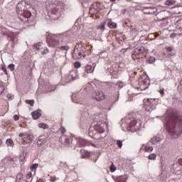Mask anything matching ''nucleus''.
<instances>
[{
    "label": "nucleus",
    "instance_id": "f257e3e1",
    "mask_svg": "<svg viewBox=\"0 0 182 182\" xmlns=\"http://www.w3.org/2000/svg\"><path fill=\"white\" fill-rule=\"evenodd\" d=\"M102 119L103 115L102 113L97 114L89 129V135L96 140H103L107 136V134L105 132L106 124Z\"/></svg>",
    "mask_w": 182,
    "mask_h": 182
},
{
    "label": "nucleus",
    "instance_id": "f03ea898",
    "mask_svg": "<svg viewBox=\"0 0 182 182\" xmlns=\"http://www.w3.org/2000/svg\"><path fill=\"white\" fill-rule=\"evenodd\" d=\"M166 129L171 136L178 137L182 133V117L173 115L168 118Z\"/></svg>",
    "mask_w": 182,
    "mask_h": 182
},
{
    "label": "nucleus",
    "instance_id": "7ed1b4c3",
    "mask_svg": "<svg viewBox=\"0 0 182 182\" xmlns=\"http://www.w3.org/2000/svg\"><path fill=\"white\" fill-rule=\"evenodd\" d=\"M122 122L121 127L124 132L125 130L137 132L141 127V121L140 119H136L132 115L127 116Z\"/></svg>",
    "mask_w": 182,
    "mask_h": 182
},
{
    "label": "nucleus",
    "instance_id": "20e7f679",
    "mask_svg": "<svg viewBox=\"0 0 182 182\" xmlns=\"http://www.w3.org/2000/svg\"><path fill=\"white\" fill-rule=\"evenodd\" d=\"M46 6L48 12H50L53 15H55V19H59L65 14V8H66L65 4L58 1H55L54 2L47 1L46 2Z\"/></svg>",
    "mask_w": 182,
    "mask_h": 182
},
{
    "label": "nucleus",
    "instance_id": "39448f33",
    "mask_svg": "<svg viewBox=\"0 0 182 182\" xmlns=\"http://www.w3.org/2000/svg\"><path fill=\"white\" fill-rule=\"evenodd\" d=\"M59 140L60 142H63V144L67 147H73V146L85 147V146H90V141L83 138L73 139L72 136L63 135Z\"/></svg>",
    "mask_w": 182,
    "mask_h": 182
},
{
    "label": "nucleus",
    "instance_id": "423d86ee",
    "mask_svg": "<svg viewBox=\"0 0 182 182\" xmlns=\"http://www.w3.org/2000/svg\"><path fill=\"white\" fill-rule=\"evenodd\" d=\"M69 33H66L64 34H51L47 37V43H48L50 48H58L60 50H69V46H62L64 45L63 41L61 42L58 39V38L63 36V38L68 36Z\"/></svg>",
    "mask_w": 182,
    "mask_h": 182
},
{
    "label": "nucleus",
    "instance_id": "0eeeda50",
    "mask_svg": "<svg viewBox=\"0 0 182 182\" xmlns=\"http://www.w3.org/2000/svg\"><path fill=\"white\" fill-rule=\"evenodd\" d=\"M25 6H26V1H21L16 6V12L18 15V18L21 22H23V23H31L32 22L31 20L32 13L25 9Z\"/></svg>",
    "mask_w": 182,
    "mask_h": 182
},
{
    "label": "nucleus",
    "instance_id": "6e6552de",
    "mask_svg": "<svg viewBox=\"0 0 182 182\" xmlns=\"http://www.w3.org/2000/svg\"><path fill=\"white\" fill-rule=\"evenodd\" d=\"M95 68L96 65L93 63L92 65L88 64L80 69V75L82 77H89V73H93L95 72Z\"/></svg>",
    "mask_w": 182,
    "mask_h": 182
},
{
    "label": "nucleus",
    "instance_id": "1a4fd4ad",
    "mask_svg": "<svg viewBox=\"0 0 182 182\" xmlns=\"http://www.w3.org/2000/svg\"><path fill=\"white\" fill-rule=\"evenodd\" d=\"M80 153L82 155V159H90V157L95 156V158H92L94 163H96V161H97V159H99L98 152H89L85 149H80Z\"/></svg>",
    "mask_w": 182,
    "mask_h": 182
},
{
    "label": "nucleus",
    "instance_id": "9d476101",
    "mask_svg": "<svg viewBox=\"0 0 182 182\" xmlns=\"http://www.w3.org/2000/svg\"><path fill=\"white\" fill-rule=\"evenodd\" d=\"M85 55V48H77L76 46L74 48L73 53V58L75 60L77 59H82V57Z\"/></svg>",
    "mask_w": 182,
    "mask_h": 182
},
{
    "label": "nucleus",
    "instance_id": "9b49d317",
    "mask_svg": "<svg viewBox=\"0 0 182 182\" xmlns=\"http://www.w3.org/2000/svg\"><path fill=\"white\" fill-rule=\"evenodd\" d=\"M139 85L141 90H146L150 86V79L149 77L140 78Z\"/></svg>",
    "mask_w": 182,
    "mask_h": 182
},
{
    "label": "nucleus",
    "instance_id": "f8f14e48",
    "mask_svg": "<svg viewBox=\"0 0 182 182\" xmlns=\"http://www.w3.org/2000/svg\"><path fill=\"white\" fill-rule=\"evenodd\" d=\"M154 99H147L144 102V109L146 112H153V109H154Z\"/></svg>",
    "mask_w": 182,
    "mask_h": 182
},
{
    "label": "nucleus",
    "instance_id": "ddd939ff",
    "mask_svg": "<svg viewBox=\"0 0 182 182\" xmlns=\"http://www.w3.org/2000/svg\"><path fill=\"white\" fill-rule=\"evenodd\" d=\"M18 137H23L22 140L26 141L28 140L30 143H32V141L35 139L33 135L28 133V132H21L18 134Z\"/></svg>",
    "mask_w": 182,
    "mask_h": 182
},
{
    "label": "nucleus",
    "instance_id": "4468645a",
    "mask_svg": "<svg viewBox=\"0 0 182 182\" xmlns=\"http://www.w3.org/2000/svg\"><path fill=\"white\" fill-rule=\"evenodd\" d=\"M71 99L74 103H77V105H83V98H82L80 93L73 94Z\"/></svg>",
    "mask_w": 182,
    "mask_h": 182
},
{
    "label": "nucleus",
    "instance_id": "2eb2a0df",
    "mask_svg": "<svg viewBox=\"0 0 182 182\" xmlns=\"http://www.w3.org/2000/svg\"><path fill=\"white\" fill-rule=\"evenodd\" d=\"M1 33L3 35H6V36H9V38H11V39H14V38H15L16 36V35H17L16 33H14V32L9 31V30H8L5 27H1Z\"/></svg>",
    "mask_w": 182,
    "mask_h": 182
},
{
    "label": "nucleus",
    "instance_id": "dca6fc26",
    "mask_svg": "<svg viewBox=\"0 0 182 182\" xmlns=\"http://www.w3.org/2000/svg\"><path fill=\"white\" fill-rule=\"evenodd\" d=\"M105 98L106 97L105 96V92H103V91H96L93 100H97V102H101V100H105Z\"/></svg>",
    "mask_w": 182,
    "mask_h": 182
},
{
    "label": "nucleus",
    "instance_id": "f3484780",
    "mask_svg": "<svg viewBox=\"0 0 182 182\" xmlns=\"http://www.w3.org/2000/svg\"><path fill=\"white\" fill-rule=\"evenodd\" d=\"M145 50H146V49L144 48V47L138 46V47L135 48V49L134 50L133 55H134L135 56H137L139 55H143V53L145 52Z\"/></svg>",
    "mask_w": 182,
    "mask_h": 182
},
{
    "label": "nucleus",
    "instance_id": "a211bd4d",
    "mask_svg": "<svg viewBox=\"0 0 182 182\" xmlns=\"http://www.w3.org/2000/svg\"><path fill=\"white\" fill-rule=\"evenodd\" d=\"M157 12V9L153 7H146L144 9V13L146 15H154Z\"/></svg>",
    "mask_w": 182,
    "mask_h": 182
},
{
    "label": "nucleus",
    "instance_id": "6ab92c4d",
    "mask_svg": "<svg viewBox=\"0 0 182 182\" xmlns=\"http://www.w3.org/2000/svg\"><path fill=\"white\" fill-rule=\"evenodd\" d=\"M43 49V47L42 46V43H37L33 44V50H34V52H40L41 50H42Z\"/></svg>",
    "mask_w": 182,
    "mask_h": 182
},
{
    "label": "nucleus",
    "instance_id": "aec40b11",
    "mask_svg": "<svg viewBox=\"0 0 182 182\" xmlns=\"http://www.w3.org/2000/svg\"><path fill=\"white\" fill-rule=\"evenodd\" d=\"M31 116L34 120H37V119L40 118L41 116V110L34 111L31 113Z\"/></svg>",
    "mask_w": 182,
    "mask_h": 182
},
{
    "label": "nucleus",
    "instance_id": "412c9836",
    "mask_svg": "<svg viewBox=\"0 0 182 182\" xmlns=\"http://www.w3.org/2000/svg\"><path fill=\"white\" fill-rule=\"evenodd\" d=\"M160 141H161V139L160 138V136H154L151 139V144H159Z\"/></svg>",
    "mask_w": 182,
    "mask_h": 182
},
{
    "label": "nucleus",
    "instance_id": "4be33fe9",
    "mask_svg": "<svg viewBox=\"0 0 182 182\" xmlns=\"http://www.w3.org/2000/svg\"><path fill=\"white\" fill-rule=\"evenodd\" d=\"M108 28H110V29H116L117 28V23L113 22L112 21H109L107 23Z\"/></svg>",
    "mask_w": 182,
    "mask_h": 182
},
{
    "label": "nucleus",
    "instance_id": "5701e85b",
    "mask_svg": "<svg viewBox=\"0 0 182 182\" xmlns=\"http://www.w3.org/2000/svg\"><path fill=\"white\" fill-rule=\"evenodd\" d=\"M70 79H73V80H76L77 79V74L76 73V71L73 70L70 73L69 75Z\"/></svg>",
    "mask_w": 182,
    "mask_h": 182
},
{
    "label": "nucleus",
    "instance_id": "b1692460",
    "mask_svg": "<svg viewBox=\"0 0 182 182\" xmlns=\"http://www.w3.org/2000/svg\"><path fill=\"white\" fill-rule=\"evenodd\" d=\"M156 15L158 21H164V19H167V16H164V12H161Z\"/></svg>",
    "mask_w": 182,
    "mask_h": 182
},
{
    "label": "nucleus",
    "instance_id": "393cba45",
    "mask_svg": "<svg viewBox=\"0 0 182 182\" xmlns=\"http://www.w3.org/2000/svg\"><path fill=\"white\" fill-rule=\"evenodd\" d=\"M100 11V9H96L95 7L90 8V14H92V15H96V14H97Z\"/></svg>",
    "mask_w": 182,
    "mask_h": 182
},
{
    "label": "nucleus",
    "instance_id": "a878e982",
    "mask_svg": "<svg viewBox=\"0 0 182 182\" xmlns=\"http://www.w3.org/2000/svg\"><path fill=\"white\" fill-rule=\"evenodd\" d=\"M46 141H48V140L46 139V138L44 139H39L37 141V146L38 147H41V146H42V144H45V143H46Z\"/></svg>",
    "mask_w": 182,
    "mask_h": 182
},
{
    "label": "nucleus",
    "instance_id": "bb28decb",
    "mask_svg": "<svg viewBox=\"0 0 182 182\" xmlns=\"http://www.w3.org/2000/svg\"><path fill=\"white\" fill-rule=\"evenodd\" d=\"M127 177L125 176H117L115 178L116 182H126Z\"/></svg>",
    "mask_w": 182,
    "mask_h": 182
},
{
    "label": "nucleus",
    "instance_id": "cd10ccee",
    "mask_svg": "<svg viewBox=\"0 0 182 182\" xmlns=\"http://www.w3.org/2000/svg\"><path fill=\"white\" fill-rule=\"evenodd\" d=\"M146 63H149V65H151L156 62V58L154 56L149 57L146 60Z\"/></svg>",
    "mask_w": 182,
    "mask_h": 182
},
{
    "label": "nucleus",
    "instance_id": "c85d7f7f",
    "mask_svg": "<svg viewBox=\"0 0 182 182\" xmlns=\"http://www.w3.org/2000/svg\"><path fill=\"white\" fill-rule=\"evenodd\" d=\"M176 27L178 29H182V18H180L176 21Z\"/></svg>",
    "mask_w": 182,
    "mask_h": 182
},
{
    "label": "nucleus",
    "instance_id": "c756f323",
    "mask_svg": "<svg viewBox=\"0 0 182 182\" xmlns=\"http://www.w3.org/2000/svg\"><path fill=\"white\" fill-rule=\"evenodd\" d=\"M159 180H161V181L162 182H166V181L167 180V176H164V174L161 173L159 176Z\"/></svg>",
    "mask_w": 182,
    "mask_h": 182
},
{
    "label": "nucleus",
    "instance_id": "7c9ffc66",
    "mask_svg": "<svg viewBox=\"0 0 182 182\" xmlns=\"http://www.w3.org/2000/svg\"><path fill=\"white\" fill-rule=\"evenodd\" d=\"M40 53L41 55H46V53H49V50L48 48H43L42 50H40Z\"/></svg>",
    "mask_w": 182,
    "mask_h": 182
},
{
    "label": "nucleus",
    "instance_id": "2f4dec72",
    "mask_svg": "<svg viewBox=\"0 0 182 182\" xmlns=\"http://www.w3.org/2000/svg\"><path fill=\"white\" fill-rule=\"evenodd\" d=\"M23 178V174L22 173H18L16 176L17 181H21Z\"/></svg>",
    "mask_w": 182,
    "mask_h": 182
},
{
    "label": "nucleus",
    "instance_id": "473e14b6",
    "mask_svg": "<svg viewBox=\"0 0 182 182\" xmlns=\"http://www.w3.org/2000/svg\"><path fill=\"white\" fill-rule=\"evenodd\" d=\"M38 127H40V129H48V127H49V126H48V124H46L45 123H40L38 124Z\"/></svg>",
    "mask_w": 182,
    "mask_h": 182
},
{
    "label": "nucleus",
    "instance_id": "72a5a7b5",
    "mask_svg": "<svg viewBox=\"0 0 182 182\" xmlns=\"http://www.w3.org/2000/svg\"><path fill=\"white\" fill-rule=\"evenodd\" d=\"M119 92H117V95H115L112 97V99H113L112 102L116 103V102H117V100H119Z\"/></svg>",
    "mask_w": 182,
    "mask_h": 182
},
{
    "label": "nucleus",
    "instance_id": "f704fd0d",
    "mask_svg": "<svg viewBox=\"0 0 182 182\" xmlns=\"http://www.w3.org/2000/svg\"><path fill=\"white\" fill-rule=\"evenodd\" d=\"M156 157H157V155H156L155 154H151L149 156L148 159L149 160H156Z\"/></svg>",
    "mask_w": 182,
    "mask_h": 182
},
{
    "label": "nucleus",
    "instance_id": "c9c22d12",
    "mask_svg": "<svg viewBox=\"0 0 182 182\" xmlns=\"http://www.w3.org/2000/svg\"><path fill=\"white\" fill-rule=\"evenodd\" d=\"M6 144L7 146H14V141H12L11 139H8L6 141Z\"/></svg>",
    "mask_w": 182,
    "mask_h": 182
},
{
    "label": "nucleus",
    "instance_id": "e433bc0d",
    "mask_svg": "<svg viewBox=\"0 0 182 182\" xmlns=\"http://www.w3.org/2000/svg\"><path fill=\"white\" fill-rule=\"evenodd\" d=\"M38 164H33L31 166V171H33V170H36V168H38Z\"/></svg>",
    "mask_w": 182,
    "mask_h": 182
},
{
    "label": "nucleus",
    "instance_id": "4c0bfd02",
    "mask_svg": "<svg viewBox=\"0 0 182 182\" xmlns=\"http://www.w3.org/2000/svg\"><path fill=\"white\" fill-rule=\"evenodd\" d=\"M26 103H27V105H30V106H33V103H35V101L32 100H26Z\"/></svg>",
    "mask_w": 182,
    "mask_h": 182
},
{
    "label": "nucleus",
    "instance_id": "58836bf2",
    "mask_svg": "<svg viewBox=\"0 0 182 182\" xmlns=\"http://www.w3.org/2000/svg\"><path fill=\"white\" fill-rule=\"evenodd\" d=\"M8 69H10L11 72H14L15 70V65L14 64H10L8 66Z\"/></svg>",
    "mask_w": 182,
    "mask_h": 182
},
{
    "label": "nucleus",
    "instance_id": "ea45409f",
    "mask_svg": "<svg viewBox=\"0 0 182 182\" xmlns=\"http://www.w3.org/2000/svg\"><path fill=\"white\" fill-rule=\"evenodd\" d=\"M117 144L118 147H119V149H122V147L123 146V141L122 140H117Z\"/></svg>",
    "mask_w": 182,
    "mask_h": 182
},
{
    "label": "nucleus",
    "instance_id": "a19ab883",
    "mask_svg": "<svg viewBox=\"0 0 182 182\" xmlns=\"http://www.w3.org/2000/svg\"><path fill=\"white\" fill-rule=\"evenodd\" d=\"M174 4V1L172 0H167L166 1V5H167L168 6H170L171 5H173Z\"/></svg>",
    "mask_w": 182,
    "mask_h": 182
},
{
    "label": "nucleus",
    "instance_id": "79ce46f5",
    "mask_svg": "<svg viewBox=\"0 0 182 182\" xmlns=\"http://www.w3.org/2000/svg\"><path fill=\"white\" fill-rule=\"evenodd\" d=\"M117 170V168L114 166V164H112L110 166V171L111 173H114V171Z\"/></svg>",
    "mask_w": 182,
    "mask_h": 182
},
{
    "label": "nucleus",
    "instance_id": "37998d69",
    "mask_svg": "<svg viewBox=\"0 0 182 182\" xmlns=\"http://www.w3.org/2000/svg\"><path fill=\"white\" fill-rule=\"evenodd\" d=\"M145 151H153V146H145Z\"/></svg>",
    "mask_w": 182,
    "mask_h": 182
},
{
    "label": "nucleus",
    "instance_id": "c03bdc74",
    "mask_svg": "<svg viewBox=\"0 0 182 182\" xmlns=\"http://www.w3.org/2000/svg\"><path fill=\"white\" fill-rule=\"evenodd\" d=\"M80 65H81L80 63L77 61V62H75V63H74V67L77 69V68H80Z\"/></svg>",
    "mask_w": 182,
    "mask_h": 182
},
{
    "label": "nucleus",
    "instance_id": "a18cd8bd",
    "mask_svg": "<svg viewBox=\"0 0 182 182\" xmlns=\"http://www.w3.org/2000/svg\"><path fill=\"white\" fill-rule=\"evenodd\" d=\"M5 90V87L2 85H0V95H2Z\"/></svg>",
    "mask_w": 182,
    "mask_h": 182
},
{
    "label": "nucleus",
    "instance_id": "49530a36",
    "mask_svg": "<svg viewBox=\"0 0 182 182\" xmlns=\"http://www.w3.org/2000/svg\"><path fill=\"white\" fill-rule=\"evenodd\" d=\"M26 178H28V180L30 178H32V172H28L26 175Z\"/></svg>",
    "mask_w": 182,
    "mask_h": 182
},
{
    "label": "nucleus",
    "instance_id": "de8ad7c7",
    "mask_svg": "<svg viewBox=\"0 0 182 182\" xmlns=\"http://www.w3.org/2000/svg\"><path fill=\"white\" fill-rule=\"evenodd\" d=\"M97 29H100V31H105V24H102L101 26H98Z\"/></svg>",
    "mask_w": 182,
    "mask_h": 182
},
{
    "label": "nucleus",
    "instance_id": "09e8293b",
    "mask_svg": "<svg viewBox=\"0 0 182 182\" xmlns=\"http://www.w3.org/2000/svg\"><path fill=\"white\" fill-rule=\"evenodd\" d=\"M117 86H119V89H122L123 87V82H119L117 84Z\"/></svg>",
    "mask_w": 182,
    "mask_h": 182
},
{
    "label": "nucleus",
    "instance_id": "8fccbe9b",
    "mask_svg": "<svg viewBox=\"0 0 182 182\" xmlns=\"http://www.w3.org/2000/svg\"><path fill=\"white\" fill-rule=\"evenodd\" d=\"M14 119L16 122L19 120V115H17V114L14 115Z\"/></svg>",
    "mask_w": 182,
    "mask_h": 182
},
{
    "label": "nucleus",
    "instance_id": "3c124183",
    "mask_svg": "<svg viewBox=\"0 0 182 182\" xmlns=\"http://www.w3.org/2000/svg\"><path fill=\"white\" fill-rule=\"evenodd\" d=\"M166 50L168 52H173V47H166Z\"/></svg>",
    "mask_w": 182,
    "mask_h": 182
},
{
    "label": "nucleus",
    "instance_id": "603ef678",
    "mask_svg": "<svg viewBox=\"0 0 182 182\" xmlns=\"http://www.w3.org/2000/svg\"><path fill=\"white\" fill-rule=\"evenodd\" d=\"M2 70H4L6 75H8V71L6 70V68L2 67Z\"/></svg>",
    "mask_w": 182,
    "mask_h": 182
},
{
    "label": "nucleus",
    "instance_id": "864d4df0",
    "mask_svg": "<svg viewBox=\"0 0 182 182\" xmlns=\"http://www.w3.org/2000/svg\"><path fill=\"white\" fill-rule=\"evenodd\" d=\"M159 93L163 96V95H164V89L160 90Z\"/></svg>",
    "mask_w": 182,
    "mask_h": 182
},
{
    "label": "nucleus",
    "instance_id": "5fc2aeb1",
    "mask_svg": "<svg viewBox=\"0 0 182 182\" xmlns=\"http://www.w3.org/2000/svg\"><path fill=\"white\" fill-rule=\"evenodd\" d=\"M61 133L63 134L66 133V129L65 128H61Z\"/></svg>",
    "mask_w": 182,
    "mask_h": 182
},
{
    "label": "nucleus",
    "instance_id": "6e6d98bb",
    "mask_svg": "<svg viewBox=\"0 0 182 182\" xmlns=\"http://www.w3.org/2000/svg\"><path fill=\"white\" fill-rule=\"evenodd\" d=\"M178 163L180 166H182V159H178Z\"/></svg>",
    "mask_w": 182,
    "mask_h": 182
},
{
    "label": "nucleus",
    "instance_id": "4d7b16f0",
    "mask_svg": "<svg viewBox=\"0 0 182 182\" xmlns=\"http://www.w3.org/2000/svg\"><path fill=\"white\" fill-rule=\"evenodd\" d=\"M6 97H8L9 99H11L12 96L11 95V94H8Z\"/></svg>",
    "mask_w": 182,
    "mask_h": 182
},
{
    "label": "nucleus",
    "instance_id": "13d9d810",
    "mask_svg": "<svg viewBox=\"0 0 182 182\" xmlns=\"http://www.w3.org/2000/svg\"><path fill=\"white\" fill-rule=\"evenodd\" d=\"M51 181L52 182L56 181V178H51Z\"/></svg>",
    "mask_w": 182,
    "mask_h": 182
},
{
    "label": "nucleus",
    "instance_id": "bf43d9fd",
    "mask_svg": "<svg viewBox=\"0 0 182 182\" xmlns=\"http://www.w3.org/2000/svg\"><path fill=\"white\" fill-rule=\"evenodd\" d=\"M116 0H110V2H114Z\"/></svg>",
    "mask_w": 182,
    "mask_h": 182
},
{
    "label": "nucleus",
    "instance_id": "052dcab7",
    "mask_svg": "<svg viewBox=\"0 0 182 182\" xmlns=\"http://www.w3.org/2000/svg\"><path fill=\"white\" fill-rule=\"evenodd\" d=\"M173 34H171V38H173Z\"/></svg>",
    "mask_w": 182,
    "mask_h": 182
}]
</instances>
